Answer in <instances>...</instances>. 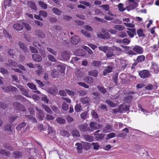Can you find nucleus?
I'll list each match as a JSON object with an SVG mask.
<instances>
[{
  "mask_svg": "<svg viewBox=\"0 0 159 159\" xmlns=\"http://www.w3.org/2000/svg\"><path fill=\"white\" fill-rule=\"evenodd\" d=\"M52 11L54 13L59 16L61 15L62 13L61 11L59 9L55 7L52 8Z\"/></svg>",
  "mask_w": 159,
  "mask_h": 159,
  "instance_id": "4c0bfd02",
  "label": "nucleus"
},
{
  "mask_svg": "<svg viewBox=\"0 0 159 159\" xmlns=\"http://www.w3.org/2000/svg\"><path fill=\"white\" fill-rule=\"evenodd\" d=\"M119 112L121 113L128 111L129 110V107L125 105H121L118 106Z\"/></svg>",
  "mask_w": 159,
  "mask_h": 159,
  "instance_id": "1a4fd4ad",
  "label": "nucleus"
},
{
  "mask_svg": "<svg viewBox=\"0 0 159 159\" xmlns=\"http://www.w3.org/2000/svg\"><path fill=\"white\" fill-rule=\"evenodd\" d=\"M84 139L86 141L89 142H92L93 140L94 139L93 136L89 135H85L84 136Z\"/></svg>",
  "mask_w": 159,
  "mask_h": 159,
  "instance_id": "c756f323",
  "label": "nucleus"
},
{
  "mask_svg": "<svg viewBox=\"0 0 159 159\" xmlns=\"http://www.w3.org/2000/svg\"><path fill=\"white\" fill-rule=\"evenodd\" d=\"M137 33L138 36L139 37L144 36V34L143 33V31L141 29H138L137 30Z\"/></svg>",
  "mask_w": 159,
  "mask_h": 159,
  "instance_id": "c03bdc74",
  "label": "nucleus"
},
{
  "mask_svg": "<svg viewBox=\"0 0 159 159\" xmlns=\"http://www.w3.org/2000/svg\"><path fill=\"white\" fill-rule=\"evenodd\" d=\"M39 4L43 9H46L47 8V4L41 1H39Z\"/></svg>",
  "mask_w": 159,
  "mask_h": 159,
  "instance_id": "3c124183",
  "label": "nucleus"
},
{
  "mask_svg": "<svg viewBox=\"0 0 159 159\" xmlns=\"http://www.w3.org/2000/svg\"><path fill=\"white\" fill-rule=\"evenodd\" d=\"M106 102L111 107H114L116 106L115 104L110 100H106Z\"/></svg>",
  "mask_w": 159,
  "mask_h": 159,
  "instance_id": "5fc2aeb1",
  "label": "nucleus"
},
{
  "mask_svg": "<svg viewBox=\"0 0 159 159\" xmlns=\"http://www.w3.org/2000/svg\"><path fill=\"white\" fill-rule=\"evenodd\" d=\"M89 126L91 128H89V131L90 132H93L94 130H96L98 128H99L101 125L97 123L96 122H91L89 124Z\"/></svg>",
  "mask_w": 159,
  "mask_h": 159,
  "instance_id": "20e7f679",
  "label": "nucleus"
},
{
  "mask_svg": "<svg viewBox=\"0 0 159 159\" xmlns=\"http://www.w3.org/2000/svg\"><path fill=\"white\" fill-rule=\"evenodd\" d=\"M84 81L88 84H91L93 81V78L90 76H87L84 79Z\"/></svg>",
  "mask_w": 159,
  "mask_h": 159,
  "instance_id": "473e14b6",
  "label": "nucleus"
},
{
  "mask_svg": "<svg viewBox=\"0 0 159 159\" xmlns=\"http://www.w3.org/2000/svg\"><path fill=\"white\" fill-rule=\"evenodd\" d=\"M127 30H128L126 31V32L128 35L131 38H133L134 35L136 34L135 29L128 28Z\"/></svg>",
  "mask_w": 159,
  "mask_h": 159,
  "instance_id": "9b49d317",
  "label": "nucleus"
},
{
  "mask_svg": "<svg viewBox=\"0 0 159 159\" xmlns=\"http://www.w3.org/2000/svg\"><path fill=\"white\" fill-rule=\"evenodd\" d=\"M97 88L98 90L102 93L105 94L107 92V90L103 86H98Z\"/></svg>",
  "mask_w": 159,
  "mask_h": 159,
  "instance_id": "c9c22d12",
  "label": "nucleus"
},
{
  "mask_svg": "<svg viewBox=\"0 0 159 159\" xmlns=\"http://www.w3.org/2000/svg\"><path fill=\"white\" fill-rule=\"evenodd\" d=\"M0 72L3 75L8 74V70L4 68L0 67Z\"/></svg>",
  "mask_w": 159,
  "mask_h": 159,
  "instance_id": "052dcab7",
  "label": "nucleus"
},
{
  "mask_svg": "<svg viewBox=\"0 0 159 159\" xmlns=\"http://www.w3.org/2000/svg\"><path fill=\"white\" fill-rule=\"evenodd\" d=\"M22 23L23 24V25H24L25 28L27 30H31V28L30 25L24 22H22Z\"/></svg>",
  "mask_w": 159,
  "mask_h": 159,
  "instance_id": "680f3d73",
  "label": "nucleus"
},
{
  "mask_svg": "<svg viewBox=\"0 0 159 159\" xmlns=\"http://www.w3.org/2000/svg\"><path fill=\"white\" fill-rule=\"evenodd\" d=\"M145 59V56L143 55H141L138 56L136 60L138 63H141Z\"/></svg>",
  "mask_w": 159,
  "mask_h": 159,
  "instance_id": "7c9ffc66",
  "label": "nucleus"
},
{
  "mask_svg": "<svg viewBox=\"0 0 159 159\" xmlns=\"http://www.w3.org/2000/svg\"><path fill=\"white\" fill-rule=\"evenodd\" d=\"M99 50L103 51L105 53H106L108 49V48L105 46H100L98 47Z\"/></svg>",
  "mask_w": 159,
  "mask_h": 159,
  "instance_id": "774afa93",
  "label": "nucleus"
},
{
  "mask_svg": "<svg viewBox=\"0 0 159 159\" xmlns=\"http://www.w3.org/2000/svg\"><path fill=\"white\" fill-rule=\"evenodd\" d=\"M14 157L15 158H21L22 152L20 151H16L13 153Z\"/></svg>",
  "mask_w": 159,
  "mask_h": 159,
  "instance_id": "a878e982",
  "label": "nucleus"
},
{
  "mask_svg": "<svg viewBox=\"0 0 159 159\" xmlns=\"http://www.w3.org/2000/svg\"><path fill=\"white\" fill-rule=\"evenodd\" d=\"M62 108L63 110L67 111L69 109L68 105L65 102H64L62 104Z\"/></svg>",
  "mask_w": 159,
  "mask_h": 159,
  "instance_id": "e2e57ef3",
  "label": "nucleus"
},
{
  "mask_svg": "<svg viewBox=\"0 0 159 159\" xmlns=\"http://www.w3.org/2000/svg\"><path fill=\"white\" fill-rule=\"evenodd\" d=\"M52 76L55 78L57 77L60 75L59 71L56 69H53L51 73Z\"/></svg>",
  "mask_w": 159,
  "mask_h": 159,
  "instance_id": "2f4dec72",
  "label": "nucleus"
},
{
  "mask_svg": "<svg viewBox=\"0 0 159 159\" xmlns=\"http://www.w3.org/2000/svg\"><path fill=\"white\" fill-rule=\"evenodd\" d=\"M28 6L31 8L32 9L36 11L37 10V7L35 4L34 2L31 1H29L28 2Z\"/></svg>",
  "mask_w": 159,
  "mask_h": 159,
  "instance_id": "b1692460",
  "label": "nucleus"
},
{
  "mask_svg": "<svg viewBox=\"0 0 159 159\" xmlns=\"http://www.w3.org/2000/svg\"><path fill=\"white\" fill-rule=\"evenodd\" d=\"M133 51L138 54H142L143 52V49L141 46L139 45H135L132 49Z\"/></svg>",
  "mask_w": 159,
  "mask_h": 159,
  "instance_id": "39448f33",
  "label": "nucleus"
},
{
  "mask_svg": "<svg viewBox=\"0 0 159 159\" xmlns=\"http://www.w3.org/2000/svg\"><path fill=\"white\" fill-rule=\"evenodd\" d=\"M107 68V69H105L103 71V75L104 76H106L107 74L112 72L113 67L111 66H108Z\"/></svg>",
  "mask_w": 159,
  "mask_h": 159,
  "instance_id": "2eb2a0df",
  "label": "nucleus"
},
{
  "mask_svg": "<svg viewBox=\"0 0 159 159\" xmlns=\"http://www.w3.org/2000/svg\"><path fill=\"white\" fill-rule=\"evenodd\" d=\"M102 33H97V36L101 39H108L110 38V34L105 29H102Z\"/></svg>",
  "mask_w": 159,
  "mask_h": 159,
  "instance_id": "f03ea898",
  "label": "nucleus"
},
{
  "mask_svg": "<svg viewBox=\"0 0 159 159\" xmlns=\"http://www.w3.org/2000/svg\"><path fill=\"white\" fill-rule=\"evenodd\" d=\"M90 143L87 142H84L83 145V148L87 150L90 148Z\"/></svg>",
  "mask_w": 159,
  "mask_h": 159,
  "instance_id": "603ef678",
  "label": "nucleus"
},
{
  "mask_svg": "<svg viewBox=\"0 0 159 159\" xmlns=\"http://www.w3.org/2000/svg\"><path fill=\"white\" fill-rule=\"evenodd\" d=\"M26 125V123L23 122L18 125L16 127V129L17 131H19L21 129V128H23Z\"/></svg>",
  "mask_w": 159,
  "mask_h": 159,
  "instance_id": "ea45409f",
  "label": "nucleus"
},
{
  "mask_svg": "<svg viewBox=\"0 0 159 159\" xmlns=\"http://www.w3.org/2000/svg\"><path fill=\"white\" fill-rule=\"evenodd\" d=\"M76 55L78 56L84 57L85 55V51L82 49H79L75 51Z\"/></svg>",
  "mask_w": 159,
  "mask_h": 159,
  "instance_id": "6ab92c4d",
  "label": "nucleus"
},
{
  "mask_svg": "<svg viewBox=\"0 0 159 159\" xmlns=\"http://www.w3.org/2000/svg\"><path fill=\"white\" fill-rule=\"evenodd\" d=\"M8 63L10 65L14 67H16L17 65V63L14 61L11 60H8Z\"/></svg>",
  "mask_w": 159,
  "mask_h": 159,
  "instance_id": "79ce46f5",
  "label": "nucleus"
},
{
  "mask_svg": "<svg viewBox=\"0 0 159 159\" xmlns=\"http://www.w3.org/2000/svg\"><path fill=\"white\" fill-rule=\"evenodd\" d=\"M20 91L21 92L22 94L23 95L27 97L28 96L29 94L28 91L25 88L22 89Z\"/></svg>",
  "mask_w": 159,
  "mask_h": 159,
  "instance_id": "13d9d810",
  "label": "nucleus"
},
{
  "mask_svg": "<svg viewBox=\"0 0 159 159\" xmlns=\"http://www.w3.org/2000/svg\"><path fill=\"white\" fill-rule=\"evenodd\" d=\"M81 109V106L80 104H77L75 106V111L78 112L80 111Z\"/></svg>",
  "mask_w": 159,
  "mask_h": 159,
  "instance_id": "09e8293b",
  "label": "nucleus"
},
{
  "mask_svg": "<svg viewBox=\"0 0 159 159\" xmlns=\"http://www.w3.org/2000/svg\"><path fill=\"white\" fill-rule=\"evenodd\" d=\"M114 28L117 30L121 31L124 29L125 27L121 25H114Z\"/></svg>",
  "mask_w": 159,
  "mask_h": 159,
  "instance_id": "a18cd8bd",
  "label": "nucleus"
},
{
  "mask_svg": "<svg viewBox=\"0 0 159 159\" xmlns=\"http://www.w3.org/2000/svg\"><path fill=\"white\" fill-rule=\"evenodd\" d=\"M139 75L141 79H145L149 77L151 75L150 71L148 70H143L138 71Z\"/></svg>",
  "mask_w": 159,
  "mask_h": 159,
  "instance_id": "f257e3e1",
  "label": "nucleus"
},
{
  "mask_svg": "<svg viewBox=\"0 0 159 159\" xmlns=\"http://www.w3.org/2000/svg\"><path fill=\"white\" fill-rule=\"evenodd\" d=\"M98 74V71L96 70H94L88 72V75L90 76H92L94 77H97Z\"/></svg>",
  "mask_w": 159,
  "mask_h": 159,
  "instance_id": "412c9836",
  "label": "nucleus"
},
{
  "mask_svg": "<svg viewBox=\"0 0 159 159\" xmlns=\"http://www.w3.org/2000/svg\"><path fill=\"white\" fill-rule=\"evenodd\" d=\"M17 117L18 116L16 115L11 116L9 117V123L10 124H12L14 121L16 119Z\"/></svg>",
  "mask_w": 159,
  "mask_h": 159,
  "instance_id": "a19ab883",
  "label": "nucleus"
},
{
  "mask_svg": "<svg viewBox=\"0 0 159 159\" xmlns=\"http://www.w3.org/2000/svg\"><path fill=\"white\" fill-rule=\"evenodd\" d=\"M58 67L60 68V72L62 73H65V67L62 64H59L57 66Z\"/></svg>",
  "mask_w": 159,
  "mask_h": 159,
  "instance_id": "864d4df0",
  "label": "nucleus"
},
{
  "mask_svg": "<svg viewBox=\"0 0 159 159\" xmlns=\"http://www.w3.org/2000/svg\"><path fill=\"white\" fill-rule=\"evenodd\" d=\"M129 4L133 7H136L137 6L138 4L134 0H129Z\"/></svg>",
  "mask_w": 159,
  "mask_h": 159,
  "instance_id": "f704fd0d",
  "label": "nucleus"
},
{
  "mask_svg": "<svg viewBox=\"0 0 159 159\" xmlns=\"http://www.w3.org/2000/svg\"><path fill=\"white\" fill-rule=\"evenodd\" d=\"M75 74L77 78H82L84 75V73L82 70L78 69L75 70Z\"/></svg>",
  "mask_w": 159,
  "mask_h": 159,
  "instance_id": "a211bd4d",
  "label": "nucleus"
},
{
  "mask_svg": "<svg viewBox=\"0 0 159 159\" xmlns=\"http://www.w3.org/2000/svg\"><path fill=\"white\" fill-rule=\"evenodd\" d=\"M28 87L30 89L35 90L36 89V87L34 84L31 83H29L27 84Z\"/></svg>",
  "mask_w": 159,
  "mask_h": 159,
  "instance_id": "4d7b16f0",
  "label": "nucleus"
},
{
  "mask_svg": "<svg viewBox=\"0 0 159 159\" xmlns=\"http://www.w3.org/2000/svg\"><path fill=\"white\" fill-rule=\"evenodd\" d=\"M3 102H0V107L2 108H7L8 105L10 104L9 102L7 100L5 102L3 101Z\"/></svg>",
  "mask_w": 159,
  "mask_h": 159,
  "instance_id": "393cba45",
  "label": "nucleus"
},
{
  "mask_svg": "<svg viewBox=\"0 0 159 159\" xmlns=\"http://www.w3.org/2000/svg\"><path fill=\"white\" fill-rule=\"evenodd\" d=\"M60 134L62 136L65 137L66 136H69V133L66 130H61L60 132Z\"/></svg>",
  "mask_w": 159,
  "mask_h": 159,
  "instance_id": "338daca9",
  "label": "nucleus"
},
{
  "mask_svg": "<svg viewBox=\"0 0 159 159\" xmlns=\"http://www.w3.org/2000/svg\"><path fill=\"white\" fill-rule=\"evenodd\" d=\"M80 41V38L77 36H75L71 38V42L73 45L77 44Z\"/></svg>",
  "mask_w": 159,
  "mask_h": 159,
  "instance_id": "dca6fc26",
  "label": "nucleus"
},
{
  "mask_svg": "<svg viewBox=\"0 0 159 159\" xmlns=\"http://www.w3.org/2000/svg\"><path fill=\"white\" fill-rule=\"evenodd\" d=\"M152 68L154 70V72L156 73H158L159 71V68L158 65L155 62L152 61L151 62Z\"/></svg>",
  "mask_w": 159,
  "mask_h": 159,
  "instance_id": "f8f14e48",
  "label": "nucleus"
},
{
  "mask_svg": "<svg viewBox=\"0 0 159 159\" xmlns=\"http://www.w3.org/2000/svg\"><path fill=\"white\" fill-rule=\"evenodd\" d=\"M135 93L133 91H129L125 93V94L126 96L123 99L124 102L128 104L130 103L134 98V97L132 95Z\"/></svg>",
  "mask_w": 159,
  "mask_h": 159,
  "instance_id": "7ed1b4c3",
  "label": "nucleus"
},
{
  "mask_svg": "<svg viewBox=\"0 0 159 159\" xmlns=\"http://www.w3.org/2000/svg\"><path fill=\"white\" fill-rule=\"evenodd\" d=\"M112 125H111L109 124L107 125L103 129V132L104 133H106V132H109L111 131L112 130Z\"/></svg>",
  "mask_w": 159,
  "mask_h": 159,
  "instance_id": "bb28decb",
  "label": "nucleus"
},
{
  "mask_svg": "<svg viewBox=\"0 0 159 159\" xmlns=\"http://www.w3.org/2000/svg\"><path fill=\"white\" fill-rule=\"evenodd\" d=\"M78 128L82 132H86L89 131V128L88 126V125L86 123H83L80 125L78 126Z\"/></svg>",
  "mask_w": 159,
  "mask_h": 159,
  "instance_id": "6e6552de",
  "label": "nucleus"
},
{
  "mask_svg": "<svg viewBox=\"0 0 159 159\" xmlns=\"http://www.w3.org/2000/svg\"><path fill=\"white\" fill-rule=\"evenodd\" d=\"M72 134L75 137H79L80 135L79 132L75 129L73 130Z\"/></svg>",
  "mask_w": 159,
  "mask_h": 159,
  "instance_id": "58836bf2",
  "label": "nucleus"
},
{
  "mask_svg": "<svg viewBox=\"0 0 159 159\" xmlns=\"http://www.w3.org/2000/svg\"><path fill=\"white\" fill-rule=\"evenodd\" d=\"M56 120L57 122L59 124H64L66 122L65 119L60 117L56 119Z\"/></svg>",
  "mask_w": 159,
  "mask_h": 159,
  "instance_id": "de8ad7c7",
  "label": "nucleus"
},
{
  "mask_svg": "<svg viewBox=\"0 0 159 159\" xmlns=\"http://www.w3.org/2000/svg\"><path fill=\"white\" fill-rule=\"evenodd\" d=\"M87 92L86 90H79L78 91V93L81 96H84L87 94Z\"/></svg>",
  "mask_w": 159,
  "mask_h": 159,
  "instance_id": "bf43d9fd",
  "label": "nucleus"
},
{
  "mask_svg": "<svg viewBox=\"0 0 159 159\" xmlns=\"http://www.w3.org/2000/svg\"><path fill=\"white\" fill-rule=\"evenodd\" d=\"M101 62L99 61H93L92 62V64L95 67H99L101 65Z\"/></svg>",
  "mask_w": 159,
  "mask_h": 159,
  "instance_id": "8fccbe9b",
  "label": "nucleus"
},
{
  "mask_svg": "<svg viewBox=\"0 0 159 159\" xmlns=\"http://www.w3.org/2000/svg\"><path fill=\"white\" fill-rule=\"evenodd\" d=\"M32 58L33 60L35 62H39L42 60V58L40 55L35 54L32 55Z\"/></svg>",
  "mask_w": 159,
  "mask_h": 159,
  "instance_id": "f3484780",
  "label": "nucleus"
},
{
  "mask_svg": "<svg viewBox=\"0 0 159 159\" xmlns=\"http://www.w3.org/2000/svg\"><path fill=\"white\" fill-rule=\"evenodd\" d=\"M13 28L16 30L20 31L23 29V23H16L13 25Z\"/></svg>",
  "mask_w": 159,
  "mask_h": 159,
  "instance_id": "4468645a",
  "label": "nucleus"
},
{
  "mask_svg": "<svg viewBox=\"0 0 159 159\" xmlns=\"http://www.w3.org/2000/svg\"><path fill=\"white\" fill-rule=\"evenodd\" d=\"M75 145L77 146L76 149L78 153H81L82 152V149L83 146L81 143H76Z\"/></svg>",
  "mask_w": 159,
  "mask_h": 159,
  "instance_id": "c85d7f7f",
  "label": "nucleus"
},
{
  "mask_svg": "<svg viewBox=\"0 0 159 159\" xmlns=\"http://www.w3.org/2000/svg\"><path fill=\"white\" fill-rule=\"evenodd\" d=\"M43 108L48 113L52 114L53 113V112L51 109L50 107L46 104H43L42 105Z\"/></svg>",
  "mask_w": 159,
  "mask_h": 159,
  "instance_id": "4be33fe9",
  "label": "nucleus"
},
{
  "mask_svg": "<svg viewBox=\"0 0 159 159\" xmlns=\"http://www.w3.org/2000/svg\"><path fill=\"white\" fill-rule=\"evenodd\" d=\"M3 147L7 149L12 151L14 150V148L13 147H11L10 144L7 143H5L3 145Z\"/></svg>",
  "mask_w": 159,
  "mask_h": 159,
  "instance_id": "37998d69",
  "label": "nucleus"
},
{
  "mask_svg": "<svg viewBox=\"0 0 159 159\" xmlns=\"http://www.w3.org/2000/svg\"><path fill=\"white\" fill-rule=\"evenodd\" d=\"M16 51L12 49H9L8 51V54L11 56L13 57L15 55Z\"/></svg>",
  "mask_w": 159,
  "mask_h": 159,
  "instance_id": "6e6d98bb",
  "label": "nucleus"
},
{
  "mask_svg": "<svg viewBox=\"0 0 159 159\" xmlns=\"http://www.w3.org/2000/svg\"><path fill=\"white\" fill-rule=\"evenodd\" d=\"M92 144L93 146V148L95 150H98L100 147L98 143H92Z\"/></svg>",
  "mask_w": 159,
  "mask_h": 159,
  "instance_id": "69168bd1",
  "label": "nucleus"
},
{
  "mask_svg": "<svg viewBox=\"0 0 159 159\" xmlns=\"http://www.w3.org/2000/svg\"><path fill=\"white\" fill-rule=\"evenodd\" d=\"M105 134H97L94 135L95 139L97 141H100L103 139L104 137Z\"/></svg>",
  "mask_w": 159,
  "mask_h": 159,
  "instance_id": "72a5a7b5",
  "label": "nucleus"
},
{
  "mask_svg": "<svg viewBox=\"0 0 159 159\" xmlns=\"http://www.w3.org/2000/svg\"><path fill=\"white\" fill-rule=\"evenodd\" d=\"M71 54L67 51H63L61 53V56L62 58L65 60H69Z\"/></svg>",
  "mask_w": 159,
  "mask_h": 159,
  "instance_id": "9d476101",
  "label": "nucleus"
},
{
  "mask_svg": "<svg viewBox=\"0 0 159 159\" xmlns=\"http://www.w3.org/2000/svg\"><path fill=\"white\" fill-rule=\"evenodd\" d=\"M89 101V98L88 97L82 98L80 99V101L84 104L88 103Z\"/></svg>",
  "mask_w": 159,
  "mask_h": 159,
  "instance_id": "e433bc0d",
  "label": "nucleus"
},
{
  "mask_svg": "<svg viewBox=\"0 0 159 159\" xmlns=\"http://www.w3.org/2000/svg\"><path fill=\"white\" fill-rule=\"evenodd\" d=\"M114 49L111 48L107 49L106 52V56L107 58H110L114 56Z\"/></svg>",
  "mask_w": 159,
  "mask_h": 159,
  "instance_id": "ddd939ff",
  "label": "nucleus"
},
{
  "mask_svg": "<svg viewBox=\"0 0 159 159\" xmlns=\"http://www.w3.org/2000/svg\"><path fill=\"white\" fill-rule=\"evenodd\" d=\"M81 33L85 36L89 38L91 37V34L89 33H88L85 30H81Z\"/></svg>",
  "mask_w": 159,
  "mask_h": 159,
  "instance_id": "0e129e2a",
  "label": "nucleus"
},
{
  "mask_svg": "<svg viewBox=\"0 0 159 159\" xmlns=\"http://www.w3.org/2000/svg\"><path fill=\"white\" fill-rule=\"evenodd\" d=\"M18 44L20 46V48L24 52H28L27 47L25 45L24 43L19 42Z\"/></svg>",
  "mask_w": 159,
  "mask_h": 159,
  "instance_id": "aec40b11",
  "label": "nucleus"
},
{
  "mask_svg": "<svg viewBox=\"0 0 159 159\" xmlns=\"http://www.w3.org/2000/svg\"><path fill=\"white\" fill-rule=\"evenodd\" d=\"M128 64L126 63V61H122L120 62V66L121 68L124 70L125 69Z\"/></svg>",
  "mask_w": 159,
  "mask_h": 159,
  "instance_id": "49530a36",
  "label": "nucleus"
},
{
  "mask_svg": "<svg viewBox=\"0 0 159 159\" xmlns=\"http://www.w3.org/2000/svg\"><path fill=\"white\" fill-rule=\"evenodd\" d=\"M35 109L37 111L38 119L40 120H43L44 116L43 111L37 107Z\"/></svg>",
  "mask_w": 159,
  "mask_h": 159,
  "instance_id": "0eeeda50",
  "label": "nucleus"
},
{
  "mask_svg": "<svg viewBox=\"0 0 159 159\" xmlns=\"http://www.w3.org/2000/svg\"><path fill=\"white\" fill-rule=\"evenodd\" d=\"M157 88V86L156 85H152V84H149L145 87V89L148 90H152L156 89Z\"/></svg>",
  "mask_w": 159,
  "mask_h": 159,
  "instance_id": "cd10ccee",
  "label": "nucleus"
},
{
  "mask_svg": "<svg viewBox=\"0 0 159 159\" xmlns=\"http://www.w3.org/2000/svg\"><path fill=\"white\" fill-rule=\"evenodd\" d=\"M35 33L36 35L40 38H44L45 37V35L43 32L39 30H36Z\"/></svg>",
  "mask_w": 159,
  "mask_h": 159,
  "instance_id": "5701e85b",
  "label": "nucleus"
},
{
  "mask_svg": "<svg viewBox=\"0 0 159 159\" xmlns=\"http://www.w3.org/2000/svg\"><path fill=\"white\" fill-rule=\"evenodd\" d=\"M13 106L18 110L23 111H25V108L24 106L18 102H14L13 103Z\"/></svg>",
  "mask_w": 159,
  "mask_h": 159,
  "instance_id": "423d86ee",
  "label": "nucleus"
}]
</instances>
